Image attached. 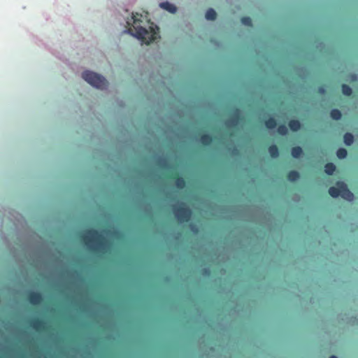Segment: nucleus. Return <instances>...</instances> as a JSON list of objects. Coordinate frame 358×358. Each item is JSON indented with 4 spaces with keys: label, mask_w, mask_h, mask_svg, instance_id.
Masks as SVG:
<instances>
[{
    "label": "nucleus",
    "mask_w": 358,
    "mask_h": 358,
    "mask_svg": "<svg viewBox=\"0 0 358 358\" xmlns=\"http://www.w3.org/2000/svg\"><path fill=\"white\" fill-rule=\"evenodd\" d=\"M29 302L32 305H38L43 300V296L41 293L35 291H29L27 292Z\"/></svg>",
    "instance_id": "7"
},
{
    "label": "nucleus",
    "mask_w": 358,
    "mask_h": 358,
    "mask_svg": "<svg viewBox=\"0 0 358 358\" xmlns=\"http://www.w3.org/2000/svg\"><path fill=\"white\" fill-rule=\"evenodd\" d=\"M3 238L4 239V241L6 242H8L7 238L6 237V236L4 234H3Z\"/></svg>",
    "instance_id": "40"
},
{
    "label": "nucleus",
    "mask_w": 358,
    "mask_h": 358,
    "mask_svg": "<svg viewBox=\"0 0 358 358\" xmlns=\"http://www.w3.org/2000/svg\"><path fill=\"white\" fill-rule=\"evenodd\" d=\"M214 350H215V349H214V348H213V347H211V348H210V351H212V352H213V351H214Z\"/></svg>",
    "instance_id": "42"
},
{
    "label": "nucleus",
    "mask_w": 358,
    "mask_h": 358,
    "mask_svg": "<svg viewBox=\"0 0 358 358\" xmlns=\"http://www.w3.org/2000/svg\"><path fill=\"white\" fill-rule=\"evenodd\" d=\"M141 210L147 215H151L152 208L150 204L145 203L141 206Z\"/></svg>",
    "instance_id": "30"
},
{
    "label": "nucleus",
    "mask_w": 358,
    "mask_h": 358,
    "mask_svg": "<svg viewBox=\"0 0 358 358\" xmlns=\"http://www.w3.org/2000/svg\"><path fill=\"white\" fill-rule=\"evenodd\" d=\"M347 155H348L347 150L344 148H339L336 150V156L340 159H343L346 158Z\"/></svg>",
    "instance_id": "24"
},
{
    "label": "nucleus",
    "mask_w": 358,
    "mask_h": 358,
    "mask_svg": "<svg viewBox=\"0 0 358 358\" xmlns=\"http://www.w3.org/2000/svg\"><path fill=\"white\" fill-rule=\"evenodd\" d=\"M289 127L292 131H297L301 127V122L297 120H292L289 122Z\"/></svg>",
    "instance_id": "14"
},
{
    "label": "nucleus",
    "mask_w": 358,
    "mask_h": 358,
    "mask_svg": "<svg viewBox=\"0 0 358 358\" xmlns=\"http://www.w3.org/2000/svg\"><path fill=\"white\" fill-rule=\"evenodd\" d=\"M290 182H295L299 178V173L296 171H291L287 176Z\"/></svg>",
    "instance_id": "25"
},
{
    "label": "nucleus",
    "mask_w": 358,
    "mask_h": 358,
    "mask_svg": "<svg viewBox=\"0 0 358 358\" xmlns=\"http://www.w3.org/2000/svg\"><path fill=\"white\" fill-rule=\"evenodd\" d=\"M68 275L76 282H82V277L80 273L77 271H68Z\"/></svg>",
    "instance_id": "22"
},
{
    "label": "nucleus",
    "mask_w": 358,
    "mask_h": 358,
    "mask_svg": "<svg viewBox=\"0 0 358 358\" xmlns=\"http://www.w3.org/2000/svg\"><path fill=\"white\" fill-rule=\"evenodd\" d=\"M241 23L248 27H250L252 24V20L250 17H243L241 18Z\"/></svg>",
    "instance_id": "31"
},
{
    "label": "nucleus",
    "mask_w": 358,
    "mask_h": 358,
    "mask_svg": "<svg viewBox=\"0 0 358 358\" xmlns=\"http://www.w3.org/2000/svg\"><path fill=\"white\" fill-rule=\"evenodd\" d=\"M336 171V166L332 162H328L324 165V171L328 176H332Z\"/></svg>",
    "instance_id": "15"
},
{
    "label": "nucleus",
    "mask_w": 358,
    "mask_h": 358,
    "mask_svg": "<svg viewBox=\"0 0 358 358\" xmlns=\"http://www.w3.org/2000/svg\"><path fill=\"white\" fill-rule=\"evenodd\" d=\"M148 33V32L146 28L142 26H139L136 29V31L134 32L133 36L138 40H142L145 38Z\"/></svg>",
    "instance_id": "10"
},
{
    "label": "nucleus",
    "mask_w": 358,
    "mask_h": 358,
    "mask_svg": "<svg viewBox=\"0 0 358 358\" xmlns=\"http://www.w3.org/2000/svg\"><path fill=\"white\" fill-rule=\"evenodd\" d=\"M296 75L302 80H305L308 76V71L304 66H299L296 67Z\"/></svg>",
    "instance_id": "11"
},
{
    "label": "nucleus",
    "mask_w": 358,
    "mask_h": 358,
    "mask_svg": "<svg viewBox=\"0 0 358 358\" xmlns=\"http://www.w3.org/2000/svg\"><path fill=\"white\" fill-rule=\"evenodd\" d=\"M155 163L161 168L171 170L172 169V166L169 162V158L166 155L164 154L156 155L153 157Z\"/></svg>",
    "instance_id": "5"
},
{
    "label": "nucleus",
    "mask_w": 358,
    "mask_h": 358,
    "mask_svg": "<svg viewBox=\"0 0 358 358\" xmlns=\"http://www.w3.org/2000/svg\"><path fill=\"white\" fill-rule=\"evenodd\" d=\"M44 358H45V357H44Z\"/></svg>",
    "instance_id": "45"
},
{
    "label": "nucleus",
    "mask_w": 358,
    "mask_h": 358,
    "mask_svg": "<svg viewBox=\"0 0 358 358\" xmlns=\"http://www.w3.org/2000/svg\"><path fill=\"white\" fill-rule=\"evenodd\" d=\"M189 229L195 235L197 234L199 231V227L195 224L193 223H191L189 224Z\"/></svg>",
    "instance_id": "33"
},
{
    "label": "nucleus",
    "mask_w": 358,
    "mask_h": 358,
    "mask_svg": "<svg viewBox=\"0 0 358 358\" xmlns=\"http://www.w3.org/2000/svg\"><path fill=\"white\" fill-rule=\"evenodd\" d=\"M81 77L95 89L105 90L108 87V82L103 75L91 70L83 71Z\"/></svg>",
    "instance_id": "2"
},
{
    "label": "nucleus",
    "mask_w": 358,
    "mask_h": 358,
    "mask_svg": "<svg viewBox=\"0 0 358 358\" xmlns=\"http://www.w3.org/2000/svg\"><path fill=\"white\" fill-rule=\"evenodd\" d=\"M241 116V110L238 108H236L233 112L231 117L225 121V126L228 128L236 127L240 122Z\"/></svg>",
    "instance_id": "6"
},
{
    "label": "nucleus",
    "mask_w": 358,
    "mask_h": 358,
    "mask_svg": "<svg viewBox=\"0 0 358 358\" xmlns=\"http://www.w3.org/2000/svg\"><path fill=\"white\" fill-rule=\"evenodd\" d=\"M201 273L204 277H209L210 275L211 271L210 268L205 267L201 269Z\"/></svg>",
    "instance_id": "32"
},
{
    "label": "nucleus",
    "mask_w": 358,
    "mask_h": 358,
    "mask_svg": "<svg viewBox=\"0 0 358 358\" xmlns=\"http://www.w3.org/2000/svg\"><path fill=\"white\" fill-rule=\"evenodd\" d=\"M330 117L334 120H340L342 117V113L340 110L333 108L330 111Z\"/></svg>",
    "instance_id": "17"
},
{
    "label": "nucleus",
    "mask_w": 358,
    "mask_h": 358,
    "mask_svg": "<svg viewBox=\"0 0 358 358\" xmlns=\"http://www.w3.org/2000/svg\"><path fill=\"white\" fill-rule=\"evenodd\" d=\"M355 141V137L350 132H346L343 136V142L346 146H350Z\"/></svg>",
    "instance_id": "12"
},
{
    "label": "nucleus",
    "mask_w": 358,
    "mask_h": 358,
    "mask_svg": "<svg viewBox=\"0 0 358 358\" xmlns=\"http://www.w3.org/2000/svg\"><path fill=\"white\" fill-rule=\"evenodd\" d=\"M265 126L269 130L275 129L277 126L275 119L273 117H270L269 119L265 122Z\"/></svg>",
    "instance_id": "18"
},
{
    "label": "nucleus",
    "mask_w": 358,
    "mask_h": 358,
    "mask_svg": "<svg viewBox=\"0 0 358 358\" xmlns=\"http://www.w3.org/2000/svg\"><path fill=\"white\" fill-rule=\"evenodd\" d=\"M329 358H338L336 355H331Z\"/></svg>",
    "instance_id": "41"
},
{
    "label": "nucleus",
    "mask_w": 358,
    "mask_h": 358,
    "mask_svg": "<svg viewBox=\"0 0 358 358\" xmlns=\"http://www.w3.org/2000/svg\"><path fill=\"white\" fill-rule=\"evenodd\" d=\"M199 142L204 145H210L213 143V137L209 134H205L201 136Z\"/></svg>",
    "instance_id": "13"
},
{
    "label": "nucleus",
    "mask_w": 358,
    "mask_h": 358,
    "mask_svg": "<svg viewBox=\"0 0 358 358\" xmlns=\"http://www.w3.org/2000/svg\"><path fill=\"white\" fill-rule=\"evenodd\" d=\"M205 358H208V355H206V357Z\"/></svg>",
    "instance_id": "44"
},
{
    "label": "nucleus",
    "mask_w": 358,
    "mask_h": 358,
    "mask_svg": "<svg viewBox=\"0 0 358 358\" xmlns=\"http://www.w3.org/2000/svg\"><path fill=\"white\" fill-rule=\"evenodd\" d=\"M159 6L161 8L168 11L171 14H174L177 12V7L173 3L168 1L159 3Z\"/></svg>",
    "instance_id": "9"
},
{
    "label": "nucleus",
    "mask_w": 358,
    "mask_h": 358,
    "mask_svg": "<svg viewBox=\"0 0 358 358\" xmlns=\"http://www.w3.org/2000/svg\"><path fill=\"white\" fill-rule=\"evenodd\" d=\"M50 338L52 341H57V340H58V335L57 334H52V335L50 336Z\"/></svg>",
    "instance_id": "38"
},
{
    "label": "nucleus",
    "mask_w": 358,
    "mask_h": 358,
    "mask_svg": "<svg viewBox=\"0 0 358 358\" xmlns=\"http://www.w3.org/2000/svg\"><path fill=\"white\" fill-rule=\"evenodd\" d=\"M163 192L166 194V196H169V192L168 190L164 189Z\"/></svg>",
    "instance_id": "39"
},
{
    "label": "nucleus",
    "mask_w": 358,
    "mask_h": 358,
    "mask_svg": "<svg viewBox=\"0 0 358 358\" xmlns=\"http://www.w3.org/2000/svg\"><path fill=\"white\" fill-rule=\"evenodd\" d=\"M227 150L232 157H238L240 155V151L238 147L231 143V145L227 147Z\"/></svg>",
    "instance_id": "19"
},
{
    "label": "nucleus",
    "mask_w": 358,
    "mask_h": 358,
    "mask_svg": "<svg viewBox=\"0 0 358 358\" xmlns=\"http://www.w3.org/2000/svg\"><path fill=\"white\" fill-rule=\"evenodd\" d=\"M172 212L180 223L189 222L192 217V210L187 205L181 201H178L171 206Z\"/></svg>",
    "instance_id": "3"
},
{
    "label": "nucleus",
    "mask_w": 358,
    "mask_h": 358,
    "mask_svg": "<svg viewBox=\"0 0 358 358\" xmlns=\"http://www.w3.org/2000/svg\"><path fill=\"white\" fill-rule=\"evenodd\" d=\"M81 309L83 312L89 314L90 316L97 315V311L86 304L82 305Z\"/></svg>",
    "instance_id": "21"
},
{
    "label": "nucleus",
    "mask_w": 358,
    "mask_h": 358,
    "mask_svg": "<svg viewBox=\"0 0 358 358\" xmlns=\"http://www.w3.org/2000/svg\"><path fill=\"white\" fill-rule=\"evenodd\" d=\"M318 92L321 94H324L326 93V88L324 87H320L318 88Z\"/></svg>",
    "instance_id": "35"
},
{
    "label": "nucleus",
    "mask_w": 358,
    "mask_h": 358,
    "mask_svg": "<svg viewBox=\"0 0 358 358\" xmlns=\"http://www.w3.org/2000/svg\"><path fill=\"white\" fill-rule=\"evenodd\" d=\"M123 236L122 231L117 227L101 230L90 229L83 234L82 240L90 250L106 254L113 248L112 242L107 237L121 239Z\"/></svg>",
    "instance_id": "1"
},
{
    "label": "nucleus",
    "mask_w": 358,
    "mask_h": 358,
    "mask_svg": "<svg viewBox=\"0 0 358 358\" xmlns=\"http://www.w3.org/2000/svg\"><path fill=\"white\" fill-rule=\"evenodd\" d=\"M149 177L155 179V180H158L160 179V177L158 175L154 174L152 173H150Z\"/></svg>",
    "instance_id": "34"
},
{
    "label": "nucleus",
    "mask_w": 358,
    "mask_h": 358,
    "mask_svg": "<svg viewBox=\"0 0 358 358\" xmlns=\"http://www.w3.org/2000/svg\"><path fill=\"white\" fill-rule=\"evenodd\" d=\"M234 212L238 215L241 220H248V218H245V215L247 214L245 210L239 208H234Z\"/></svg>",
    "instance_id": "27"
},
{
    "label": "nucleus",
    "mask_w": 358,
    "mask_h": 358,
    "mask_svg": "<svg viewBox=\"0 0 358 358\" xmlns=\"http://www.w3.org/2000/svg\"><path fill=\"white\" fill-rule=\"evenodd\" d=\"M341 90H342V93L345 96H350L352 94V88L349 85H348L346 84H343L342 85Z\"/></svg>",
    "instance_id": "26"
},
{
    "label": "nucleus",
    "mask_w": 358,
    "mask_h": 358,
    "mask_svg": "<svg viewBox=\"0 0 358 358\" xmlns=\"http://www.w3.org/2000/svg\"><path fill=\"white\" fill-rule=\"evenodd\" d=\"M29 324L31 327L36 331L47 328V322L45 320L38 318L31 319Z\"/></svg>",
    "instance_id": "8"
},
{
    "label": "nucleus",
    "mask_w": 358,
    "mask_h": 358,
    "mask_svg": "<svg viewBox=\"0 0 358 358\" xmlns=\"http://www.w3.org/2000/svg\"><path fill=\"white\" fill-rule=\"evenodd\" d=\"M185 181L182 178H178L175 182V185L178 189H184L185 187Z\"/></svg>",
    "instance_id": "28"
},
{
    "label": "nucleus",
    "mask_w": 358,
    "mask_h": 358,
    "mask_svg": "<svg viewBox=\"0 0 358 358\" xmlns=\"http://www.w3.org/2000/svg\"><path fill=\"white\" fill-rule=\"evenodd\" d=\"M278 132L281 136H286L288 133V129L285 124H281L278 127Z\"/></svg>",
    "instance_id": "29"
},
{
    "label": "nucleus",
    "mask_w": 358,
    "mask_h": 358,
    "mask_svg": "<svg viewBox=\"0 0 358 358\" xmlns=\"http://www.w3.org/2000/svg\"><path fill=\"white\" fill-rule=\"evenodd\" d=\"M353 79H354V80H356V79H357V76H353Z\"/></svg>",
    "instance_id": "43"
},
{
    "label": "nucleus",
    "mask_w": 358,
    "mask_h": 358,
    "mask_svg": "<svg viewBox=\"0 0 358 358\" xmlns=\"http://www.w3.org/2000/svg\"><path fill=\"white\" fill-rule=\"evenodd\" d=\"M60 285H61V280L59 278H56L55 280V285L57 287H59V286H60Z\"/></svg>",
    "instance_id": "37"
},
{
    "label": "nucleus",
    "mask_w": 358,
    "mask_h": 358,
    "mask_svg": "<svg viewBox=\"0 0 358 358\" xmlns=\"http://www.w3.org/2000/svg\"><path fill=\"white\" fill-rule=\"evenodd\" d=\"M268 152H269L270 156L273 159H276L279 156L278 148L275 144H273L271 146H269Z\"/></svg>",
    "instance_id": "16"
},
{
    "label": "nucleus",
    "mask_w": 358,
    "mask_h": 358,
    "mask_svg": "<svg viewBox=\"0 0 358 358\" xmlns=\"http://www.w3.org/2000/svg\"><path fill=\"white\" fill-rule=\"evenodd\" d=\"M292 156L295 159H299L303 154V150L300 146H296L292 148Z\"/></svg>",
    "instance_id": "20"
},
{
    "label": "nucleus",
    "mask_w": 358,
    "mask_h": 358,
    "mask_svg": "<svg viewBox=\"0 0 358 358\" xmlns=\"http://www.w3.org/2000/svg\"><path fill=\"white\" fill-rule=\"evenodd\" d=\"M329 193L333 198L336 199L340 196L348 201H352L355 199L353 193L343 181H338L335 186L331 187L329 189Z\"/></svg>",
    "instance_id": "4"
},
{
    "label": "nucleus",
    "mask_w": 358,
    "mask_h": 358,
    "mask_svg": "<svg viewBox=\"0 0 358 358\" xmlns=\"http://www.w3.org/2000/svg\"><path fill=\"white\" fill-rule=\"evenodd\" d=\"M216 16L217 13L213 8L208 9L205 15V17L207 20H214Z\"/></svg>",
    "instance_id": "23"
},
{
    "label": "nucleus",
    "mask_w": 358,
    "mask_h": 358,
    "mask_svg": "<svg viewBox=\"0 0 358 358\" xmlns=\"http://www.w3.org/2000/svg\"><path fill=\"white\" fill-rule=\"evenodd\" d=\"M124 32L126 33V34H129V35H131L132 36L134 35V31L131 29H125L124 31Z\"/></svg>",
    "instance_id": "36"
}]
</instances>
